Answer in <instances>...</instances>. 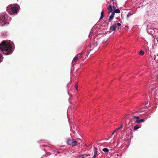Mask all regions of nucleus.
Wrapping results in <instances>:
<instances>
[{"instance_id": "29", "label": "nucleus", "mask_w": 158, "mask_h": 158, "mask_svg": "<svg viewBox=\"0 0 158 158\" xmlns=\"http://www.w3.org/2000/svg\"><path fill=\"white\" fill-rule=\"evenodd\" d=\"M84 155H85L86 156H88V155L85 154V155H82V156H84Z\"/></svg>"}, {"instance_id": "11", "label": "nucleus", "mask_w": 158, "mask_h": 158, "mask_svg": "<svg viewBox=\"0 0 158 158\" xmlns=\"http://www.w3.org/2000/svg\"><path fill=\"white\" fill-rule=\"evenodd\" d=\"M113 12H114V14L115 13H119L120 12V10L118 9H116L115 10H114L113 11Z\"/></svg>"}, {"instance_id": "28", "label": "nucleus", "mask_w": 158, "mask_h": 158, "mask_svg": "<svg viewBox=\"0 0 158 158\" xmlns=\"http://www.w3.org/2000/svg\"><path fill=\"white\" fill-rule=\"evenodd\" d=\"M97 157V156L96 155H94L93 156V158H96Z\"/></svg>"}, {"instance_id": "9", "label": "nucleus", "mask_w": 158, "mask_h": 158, "mask_svg": "<svg viewBox=\"0 0 158 158\" xmlns=\"http://www.w3.org/2000/svg\"><path fill=\"white\" fill-rule=\"evenodd\" d=\"M144 120L143 119H141L139 120H137L135 121V122L138 123H139L141 122H144Z\"/></svg>"}, {"instance_id": "31", "label": "nucleus", "mask_w": 158, "mask_h": 158, "mask_svg": "<svg viewBox=\"0 0 158 158\" xmlns=\"http://www.w3.org/2000/svg\"><path fill=\"white\" fill-rule=\"evenodd\" d=\"M157 56L158 57V53L157 54Z\"/></svg>"}, {"instance_id": "7", "label": "nucleus", "mask_w": 158, "mask_h": 158, "mask_svg": "<svg viewBox=\"0 0 158 158\" xmlns=\"http://www.w3.org/2000/svg\"><path fill=\"white\" fill-rule=\"evenodd\" d=\"M112 7L111 5H109L108 7L107 8V10L108 12L109 13H110L112 11Z\"/></svg>"}, {"instance_id": "5", "label": "nucleus", "mask_w": 158, "mask_h": 158, "mask_svg": "<svg viewBox=\"0 0 158 158\" xmlns=\"http://www.w3.org/2000/svg\"><path fill=\"white\" fill-rule=\"evenodd\" d=\"M116 24H113L110 27V31H115L116 30Z\"/></svg>"}, {"instance_id": "21", "label": "nucleus", "mask_w": 158, "mask_h": 158, "mask_svg": "<svg viewBox=\"0 0 158 158\" xmlns=\"http://www.w3.org/2000/svg\"><path fill=\"white\" fill-rule=\"evenodd\" d=\"M113 9L114 11V10H115L116 9V7L114 6L113 7Z\"/></svg>"}, {"instance_id": "2", "label": "nucleus", "mask_w": 158, "mask_h": 158, "mask_svg": "<svg viewBox=\"0 0 158 158\" xmlns=\"http://www.w3.org/2000/svg\"><path fill=\"white\" fill-rule=\"evenodd\" d=\"M67 143L73 147L77 146L79 143L76 139H73L69 138L67 139Z\"/></svg>"}, {"instance_id": "13", "label": "nucleus", "mask_w": 158, "mask_h": 158, "mask_svg": "<svg viewBox=\"0 0 158 158\" xmlns=\"http://www.w3.org/2000/svg\"><path fill=\"white\" fill-rule=\"evenodd\" d=\"M104 17V12L103 11H102L101 12V17L100 18V19H102Z\"/></svg>"}, {"instance_id": "15", "label": "nucleus", "mask_w": 158, "mask_h": 158, "mask_svg": "<svg viewBox=\"0 0 158 158\" xmlns=\"http://www.w3.org/2000/svg\"><path fill=\"white\" fill-rule=\"evenodd\" d=\"M144 52L142 50L140 51L139 52V54L140 55H143L144 54Z\"/></svg>"}, {"instance_id": "22", "label": "nucleus", "mask_w": 158, "mask_h": 158, "mask_svg": "<svg viewBox=\"0 0 158 158\" xmlns=\"http://www.w3.org/2000/svg\"><path fill=\"white\" fill-rule=\"evenodd\" d=\"M117 25L118 26H120L121 25V24L119 23H118L117 24H116V25Z\"/></svg>"}, {"instance_id": "12", "label": "nucleus", "mask_w": 158, "mask_h": 158, "mask_svg": "<svg viewBox=\"0 0 158 158\" xmlns=\"http://www.w3.org/2000/svg\"><path fill=\"white\" fill-rule=\"evenodd\" d=\"M102 150L103 152L106 153H108L109 152V150L107 148H103Z\"/></svg>"}, {"instance_id": "3", "label": "nucleus", "mask_w": 158, "mask_h": 158, "mask_svg": "<svg viewBox=\"0 0 158 158\" xmlns=\"http://www.w3.org/2000/svg\"><path fill=\"white\" fill-rule=\"evenodd\" d=\"M5 17L4 15L0 17V23L1 25L3 26L4 24H6Z\"/></svg>"}, {"instance_id": "14", "label": "nucleus", "mask_w": 158, "mask_h": 158, "mask_svg": "<svg viewBox=\"0 0 158 158\" xmlns=\"http://www.w3.org/2000/svg\"><path fill=\"white\" fill-rule=\"evenodd\" d=\"M133 124V123H132V121L131 119H130V122H129L128 125L129 126H132Z\"/></svg>"}, {"instance_id": "23", "label": "nucleus", "mask_w": 158, "mask_h": 158, "mask_svg": "<svg viewBox=\"0 0 158 158\" xmlns=\"http://www.w3.org/2000/svg\"><path fill=\"white\" fill-rule=\"evenodd\" d=\"M10 9V6H8L6 8V10H7V11L9 10V9Z\"/></svg>"}, {"instance_id": "32", "label": "nucleus", "mask_w": 158, "mask_h": 158, "mask_svg": "<svg viewBox=\"0 0 158 158\" xmlns=\"http://www.w3.org/2000/svg\"><path fill=\"white\" fill-rule=\"evenodd\" d=\"M157 79H158V76H157Z\"/></svg>"}, {"instance_id": "18", "label": "nucleus", "mask_w": 158, "mask_h": 158, "mask_svg": "<svg viewBox=\"0 0 158 158\" xmlns=\"http://www.w3.org/2000/svg\"><path fill=\"white\" fill-rule=\"evenodd\" d=\"M139 128V127L138 125H135L134 127V130H136L138 129Z\"/></svg>"}, {"instance_id": "24", "label": "nucleus", "mask_w": 158, "mask_h": 158, "mask_svg": "<svg viewBox=\"0 0 158 158\" xmlns=\"http://www.w3.org/2000/svg\"><path fill=\"white\" fill-rule=\"evenodd\" d=\"M123 125L122 124L121 126L120 127H119L118 128H119V129H121L123 128Z\"/></svg>"}, {"instance_id": "16", "label": "nucleus", "mask_w": 158, "mask_h": 158, "mask_svg": "<svg viewBox=\"0 0 158 158\" xmlns=\"http://www.w3.org/2000/svg\"><path fill=\"white\" fill-rule=\"evenodd\" d=\"M133 118H134L137 119V120H139V119H140V117L139 116H134Z\"/></svg>"}, {"instance_id": "27", "label": "nucleus", "mask_w": 158, "mask_h": 158, "mask_svg": "<svg viewBox=\"0 0 158 158\" xmlns=\"http://www.w3.org/2000/svg\"><path fill=\"white\" fill-rule=\"evenodd\" d=\"M119 128L118 127L116 129H115V131H117L118 130H119Z\"/></svg>"}, {"instance_id": "8", "label": "nucleus", "mask_w": 158, "mask_h": 158, "mask_svg": "<svg viewBox=\"0 0 158 158\" xmlns=\"http://www.w3.org/2000/svg\"><path fill=\"white\" fill-rule=\"evenodd\" d=\"M78 59V57L77 56V55L74 58L73 61L72 63H75L77 62V60Z\"/></svg>"}, {"instance_id": "19", "label": "nucleus", "mask_w": 158, "mask_h": 158, "mask_svg": "<svg viewBox=\"0 0 158 158\" xmlns=\"http://www.w3.org/2000/svg\"><path fill=\"white\" fill-rule=\"evenodd\" d=\"M132 15L130 13H129L127 15V17L128 18L129 16H131Z\"/></svg>"}, {"instance_id": "4", "label": "nucleus", "mask_w": 158, "mask_h": 158, "mask_svg": "<svg viewBox=\"0 0 158 158\" xmlns=\"http://www.w3.org/2000/svg\"><path fill=\"white\" fill-rule=\"evenodd\" d=\"M11 10L13 13L14 14H16L19 9L16 6H14L11 7Z\"/></svg>"}, {"instance_id": "17", "label": "nucleus", "mask_w": 158, "mask_h": 158, "mask_svg": "<svg viewBox=\"0 0 158 158\" xmlns=\"http://www.w3.org/2000/svg\"><path fill=\"white\" fill-rule=\"evenodd\" d=\"M75 88L76 90H78V85H77V82H76L75 86Z\"/></svg>"}, {"instance_id": "26", "label": "nucleus", "mask_w": 158, "mask_h": 158, "mask_svg": "<svg viewBox=\"0 0 158 158\" xmlns=\"http://www.w3.org/2000/svg\"><path fill=\"white\" fill-rule=\"evenodd\" d=\"M116 131H115V130L112 133L111 135H113L114 134V133Z\"/></svg>"}, {"instance_id": "25", "label": "nucleus", "mask_w": 158, "mask_h": 158, "mask_svg": "<svg viewBox=\"0 0 158 158\" xmlns=\"http://www.w3.org/2000/svg\"><path fill=\"white\" fill-rule=\"evenodd\" d=\"M156 55H155L154 56V57H153L154 59V60H156Z\"/></svg>"}, {"instance_id": "10", "label": "nucleus", "mask_w": 158, "mask_h": 158, "mask_svg": "<svg viewBox=\"0 0 158 158\" xmlns=\"http://www.w3.org/2000/svg\"><path fill=\"white\" fill-rule=\"evenodd\" d=\"M97 150L98 149L97 148H94V155H97Z\"/></svg>"}, {"instance_id": "33", "label": "nucleus", "mask_w": 158, "mask_h": 158, "mask_svg": "<svg viewBox=\"0 0 158 158\" xmlns=\"http://www.w3.org/2000/svg\"><path fill=\"white\" fill-rule=\"evenodd\" d=\"M81 158H84V157H82Z\"/></svg>"}, {"instance_id": "20", "label": "nucleus", "mask_w": 158, "mask_h": 158, "mask_svg": "<svg viewBox=\"0 0 158 158\" xmlns=\"http://www.w3.org/2000/svg\"><path fill=\"white\" fill-rule=\"evenodd\" d=\"M2 56L1 55H0V63L2 61Z\"/></svg>"}, {"instance_id": "30", "label": "nucleus", "mask_w": 158, "mask_h": 158, "mask_svg": "<svg viewBox=\"0 0 158 158\" xmlns=\"http://www.w3.org/2000/svg\"><path fill=\"white\" fill-rule=\"evenodd\" d=\"M139 112L140 113H141V112H142L143 111H139Z\"/></svg>"}, {"instance_id": "6", "label": "nucleus", "mask_w": 158, "mask_h": 158, "mask_svg": "<svg viewBox=\"0 0 158 158\" xmlns=\"http://www.w3.org/2000/svg\"><path fill=\"white\" fill-rule=\"evenodd\" d=\"M114 15L115 14L114 13V12H112L111 15H110L109 18V20L110 22H111L113 19Z\"/></svg>"}, {"instance_id": "1", "label": "nucleus", "mask_w": 158, "mask_h": 158, "mask_svg": "<svg viewBox=\"0 0 158 158\" xmlns=\"http://www.w3.org/2000/svg\"><path fill=\"white\" fill-rule=\"evenodd\" d=\"M0 49L2 51L4 52L3 53L6 55L11 54L12 52L11 45L5 42H2L0 44Z\"/></svg>"}]
</instances>
